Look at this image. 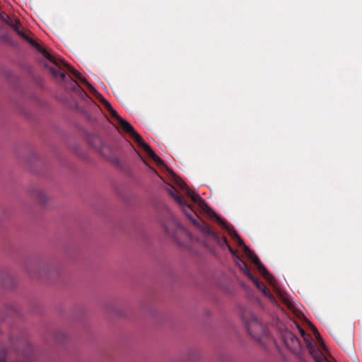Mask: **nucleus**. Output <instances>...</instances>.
<instances>
[{"instance_id": "obj_1", "label": "nucleus", "mask_w": 362, "mask_h": 362, "mask_svg": "<svg viewBox=\"0 0 362 362\" xmlns=\"http://www.w3.org/2000/svg\"><path fill=\"white\" fill-rule=\"evenodd\" d=\"M177 185L180 188L185 192L187 196L191 198L192 201L196 204L200 210L206 214L209 217L214 218L223 229L228 230L229 234L235 240H238V243L240 246H243L245 252L247 254L248 257L252 261V262L257 266V269L262 274V275L269 282L270 284H273L274 281V277L268 272L265 267L262 264L257 256L244 244L243 240L240 238L235 230L231 229L230 226L221 219L204 201V199L193 190L189 189L187 185L181 180L177 181Z\"/></svg>"}, {"instance_id": "obj_2", "label": "nucleus", "mask_w": 362, "mask_h": 362, "mask_svg": "<svg viewBox=\"0 0 362 362\" xmlns=\"http://www.w3.org/2000/svg\"><path fill=\"white\" fill-rule=\"evenodd\" d=\"M167 190L175 202L180 205L185 216L195 226L200 229L204 235L211 237L221 248L227 247L229 245L226 238H220L215 233L209 226L198 216L192 206L187 204L185 199L177 193L176 189L173 186L169 185L167 187Z\"/></svg>"}, {"instance_id": "obj_3", "label": "nucleus", "mask_w": 362, "mask_h": 362, "mask_svg": "<svg viewBox=\"0 0 362 362\" xmlns=\"http://www.w3.org/2000/svg\"><path fill=\"white\" fill-rule=\"evenodd\" d=\"M42 54L46 59H47L50 62H52L54 64V66H50L49 68L52 74L55 78H60L63 81H66L68 79L70 80L71 88L73 89V90L76 92H80L84 95H86L85 92L82 90V88L80 87V86L77 83V82L76 81L72 80L69 75H67L65 71H62L63 68H66L67 70L70 73H71L74 77L78 78L81 83L86 85L91 93H93L97 92L95 88L90 83H88L86 78L82 76L78 71H76L71 66H69L63 59L52 56L47 50H43Z\"/></svg>"}, {"instance_id": "obj_4", "label": "nucleus", "mask_w": 362, "mask_h": 362, "mask_svg": "<svg viewBox=\"0 0 362 362\" xmlns=\"http://www.w3.org/2000/svg\"><path fill=\"white\" fill-rule=\"evenodd\" d=\"M108 112L110 116L117 120L118 127L127 133L136 143L138 146L142 148L158 165H165L164 161L154 153L150 146L144 141L141 135L134 130V127L128 122L123 119L113 108Z\"/></svg>"}, {"instance_id": "obj_5", "label": "nucleus", "mask_w": 362, "mask_h": 362, "mask_svg": "<svg viewBox=\"0 0 362 362\" xmlns=\"http://www.w3.org/2000/svg\"><path fill=\"white\" fill-rule=\"evenodd\" d=\"M242 317L248 333L255 339L260 341L263 337H266L267 335V328L252 313L245 311L243 313Z\"/></svg>"}, {"instance_id": "obj_6", "label": "nucleus", "mask_w": 362, "mask_h": 362, "mask_svg": "<svg viewBox=\"0 0 362 362\" xmlns=\"http://www.w3.org/2000/svg\"><path fill=\"white\" fill-rule=\"evenodd\" d=\"M163 227L166 233L174 238L180 245L185 246V245L180 240V235H183L189 240L192 239L191 235L189 232L187 231L173 216H172L168 222L163 223Z\"/></svg>"}, {"instance_id": "obj_7", "label": "nucleus", "mask_w": 362, "mask_h": 362, "mask_svg": "<svg viewBox=\"0 0 362 362\" xmlns=\"http://www.w3.org/2000/svg\"><path fill=\"white\" fill-rule=\"evenodd\" d=\"M282 339L286 347L293 354H298L301 350L300 339L291 331L285 330L281 334Z\"/></svg>"}, {"instance_id": "obj_8", "label": "nucleus", "mask_w": 362, "mask_h": 362, "mask_svg": "<svg viewBox=\"0 0 362 362\" xmlns=\"http://www.w3.org/2000/svg\"><path fill=\"white\" fill-rule=\"evenodd\" d=\"M10 25L21 37L25 39L31 45L36 47L42 54V51L45 50V49L42 48L40 45L38 43H37L33 38L30 37L23 30L20 29V24L18 22H16L15 23H11Z\"/></svg>"}, {"instance_id": "obj_9", "label": "nucleus", "mask_w": 362, "mask_h": 362, "mask_svg": "<svg viewBox=\"0 0 362 362\" xmlns=\"http://www.w3.org/2000/svg\"><path fill=\"white\" fill-rule=\"evenodd\" d=\"M235 263L239 269L248 277L252 278V274L250 272L247 264L240 257H237Z\"/></svg>"}, {"instance_id": "obj_10", "label": "nucleus", "mask_w": 362, "mask_h": 362, "mask_svg": "<svg viewBox=\"0 0 362 362\" xmlns=\"http://www.w3.org/2000/svg\"><path fill=\"white\" fill-rule=\"evenodd\" d=\"M33 197L40 204H45L48 198L45 193L40 189H35L33 192Z\"/></svg>"}, {"instance_id": "obj_11", "label": "nucleus", "mask_w": 362, "mask_h": 362, "mask_svg": "<svg viewBox=\"0 0 362 362\" xmlns=\"http://www.w3.org/2000/svg\"><path fill=\"white\" fill-rule=\"evenodd\" d=\"M99 153L104 157H108L110 153V148L106 144H102L100 148L98 149Z\"/></svg>"}, {"instance_id": "obj_12", "label": "nucleus", "mask_w": 362, "mask_h": 362, "mask_svg": "<svg viewBox=\"0 0 362 362\" xmlns=\"http://www.w3.org/2000/svg\"><path fill=\"white\" fill-rule=\"evenodd\" d=\"M313 332H314V334L317 340V341L319 342V344H320L321 346V348L323 349V350H326V346L325 345V343L318 332V330L315 328V327H313Z\"/></svg>"}, {"instance_id": "obj_13", "label": "nucleus", "mask_w": 362, "mask_h": 362, "mask_svg": "<svg viewBox=\"0 0 362 362\" xmlns=\"http://www.w3.org/2000/svg\"><path fill=\"white\" fill-rule=\"evenodd\" d=\"M250 280L252 281V282L255 284V286H257V288L262 291V288L264 287H265V286L261 283L259 281H258L257 279H256L254 275L252 274V278H249Z\"/></svg>"}, {"instance_id": "obj_14", "label": "nucleus", "mask_w": 362, "mask_h": 362, "mask_svg": "<svg viewBox=\"0 0 362 362\" xmlns=\"http://www.w3.org/2000/svg\"><path fill=\"white\" fill-rule=\"evenodd\" d=\"M338 343L343 347L346 349V351H349L350 353H352L353 352V346H352V343H351V341L349 340L348 342H347V344L346 346H345L344 344L342 343L341 340V341H338Z\"/></svg>"}, {"instance_id": "obj_15", "label": "nucleus", "mask_w": 362, "mask_h": 362, "mask_svg": "<svg viewBox=\"0 0 362 362\" xmlns=\"http://www.w3.org/2000/svg\"><path fill=\"white\" fill-rule=\"evenodd\" d=\"M262 292L264 294V296H266L267 297L271 298V299H273V296L271 294L269 290L265 286L262 288Z\"/></svg>"}, {"instance_id": "obj_16", "label": "nucleus", "mask_w": 362, "mask_h": 362, "mask_svg": "<svg viewBox=\"0 0 362 362\" xmlns=\"http://www.w3.org/2000/svg\"><path fill=\"white\" fill-rule=\"evenodd\" d=\"M0 362H6V353L2 349H0Z\"/></svg>"}, {"instance_id": "obj_17", "label": "nucleus", "mask_w": 362, "mask_h": 362, "mask_svg": "<svg viewBox=\"0 0 362 362\" xmlns=\"http://www.w3.org/2000/svg\"><path fill=\"white\" fill-rule=\"evenodd\" d=\"M103 103L107 111L113 108L110 103L105 99L103 100Z\"/></svg>"}, {"instance_id": "obj_18", "label": "nucleus", "mask_w": 362, "mask_h": 362, "mask_svg": "<svg viewBox=\"0 0 362 362\" xmlns=\"http://www.w3.org/2000/svg\"><path fill=\"white\" fill-rule=\"evenodd\" d=\"M227 248L228 249L229 252H230V254L233 256V257H235V258H237V255H236V251L235 250H233L230 245H229Z\"/></svg>"}, {"instance_id": "obj_19", "label": "nucleus", "mask_w": 362, "mask_h": 362, "mask_svg": "<svg viewBox=\"0 0 362 362\" xmlns=\"http://www.w3.org/2000/svg\"><path fill=\"white\" fill-rule=\"evenodd\" d=\"M0 18L1 20H3L4 21H6V20L5 19V18L3 16V15L0 13Z\"/></svg>"}, {"instance_id": "obj_20", "label": "nucleus", "mask_w": 362, "mask_h": 362, "mask_svg": "<svg viewBox=\"0 0 362 362\" xmlns=\"http://www.w3.org/2000/svg\"><path fill=\"white\" fill-rule=\"evenodd\" d=\"M287 305L289 308H291V303L290 302H287Z\"/></svg>"}, {"instance_id": "obj_21", "label": "nucleus", "mask_w": 362, "mask_h": 362, "mask_svg": "<svg viewBox=\"0 0 362 362\" xmlns=\"http://www.w3.org/2000/svg\"><path fill=\"white\" fill-rule=\"evenodd\" d=\"M152 170H153V172L154 173L157 174V172H156V170L152 169Z\"/></svg>"}]
</instances>
